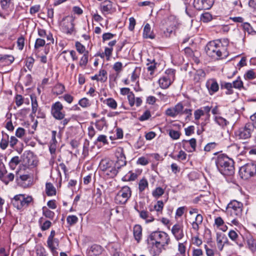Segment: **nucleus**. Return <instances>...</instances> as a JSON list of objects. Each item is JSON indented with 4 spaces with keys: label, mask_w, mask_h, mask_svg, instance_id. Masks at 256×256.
<instances>
[{
    "label": "nucleus",
    "mask_w": 256,
    "mask_h": 256,
    "mask_svg": "<svg viewBox=\"0 0 256 256\" xmlns=\"http://www.w3.org/2000/svg\"><path fill=\"white\" fill-rule=\"evenodd\" d=\"M26 66L29 70H31L32 68L33 64L34 62V60L33 58L30 56L26 59Z\"/></svg>",
    "instance_id": "obj_63"
},
{
    "label": "nucleus",
    "mask_w": 256,
    "mask_h": 256,
    "mask_svg": "<svg viewBox=\"0 0 256 256\" xmlns=\"http://www.w3.org/2000/svg\"><path fill=\"white\" fill-rule=\"evenodd\" d=\"M216 164L219 172L223 175L231 176L234 173V160L224 154H220L217 156Z\"/></svg>",
    "instance_id": "obj_3"
},
{
    "label": "nucleus",
    "mask_w": 256,
    "mask_h": 256,
    "mask_svg": "<svg viewBox=\"0 0 256 256\" xmlns=\"http://www.w3.org/2000/svg\"><path fill=\"white\" fill-rule=\"evenodd\" d=\"M22 160L24 166L27 167L34 166L36 165L34 158L32 154L30 152H24L23 154Z\"/></svg>",
    "instance_id": "obj_19"
},
{
    "label": "nucleus",
    "mask_w": 256,
    "mask_h": 256,
    "mask_svg": "<svg viewBox=\"0 0 256 256\" xmlns=\"http://www.w3.org/2000/svg\"><path fill=\"white\" fill-rule=\"evenodd\" d=\"M240 174L244 180L256 176V164L250 162L243 166L240 170Z\"/></svg>",
    "instance_id": "obj_9"
},
{
    "label": "nucleus",
    "mask_w": 256,
    "mask_h": 256,
    "mask_svg": "<svg viewBox=\"0 0 256 256\" xmlns=\"http://www.w3.org/2000/svg\"><path fill=\"white\" fill-rule=\"evenodd\" d=\"M229 40L227 38L218 39L209 42L205 47L206 54L214 60L226 58L228 54Z\"/></svg>",
    "instance_id": "obj_2"
},
{
    "label": "nucleus",
    "mask_w": 256,
    "mask_h": 256,
    "mask_svg": "<svg viewBox=\"0 0 256 256\" xmlns=\"http://www.w3.org/2000/svg\"><path fill=\"white\" fill-rule=\"evenodd\" d=\"M75 46L76 50L80 54H84L86 51L85 46L79 42H76Z\"/></svg>",
    "instance_id": "obj_59"
},
{
    "label": "nucleus",
    "mask_w": 256,
    "mask_h": 256,
    "mask_svg": "<svg viewBox=\"0 0 256 256\" xmlns=\"http://www.w3.org/2000/svg\"><path fill=\"white\" fill-rule=\"evenodd\" d=\"M33 202L32 197L26 194H16L11 199V204L18 210L26 208Z\"/></svg>",
    "instance_id": "obj_5"
},
{
    "label": "nucleus",
    "mask_w": 256,
    "mask_h": 256,
    "mask_svg": "<svg viewBox=\"0 0 256 256\" xmlns=\"http://www.w3.org/2000/svg\"><path fill=\"white\" fill-rule=\"evenodd\" d=\"M246 248L254 254H256V239L249 234L246 238Z\"/></svg>",
    "instance_id": "obj_26"
},
{
    "label": "nucleus",
    "mask_w": 256,
    "mask_h": 256,
    "mask_svg": "<svg viewBox=\"0 0 256 256\" xmlns=\"http://www.w3.org/2000/svg\"><path fill=\"white\" fill-rule=\"evenodd\" d=\"M43 218H40L39 220V223L40 225V228L42 231L48 230L52 226V222L48 220H45L43 223Z\"/></svg>",
    "instance_id": "obj_43"
},
{
    "label": "nucleus",
    "mask_w": 256,
    "mask_h": 256,
    "mask_svg": "<svg viewBox=\"0 0 256 256\" xmlns=\"http://www.w3.org/2000/svg\"><path fill=\"white\" fill-rule=\"evenodd\" d=\"M212 20V16L209 12H205L202 14L200 20L204 22H208Z\"/></svg>",
    "instance_id": "obj_60"
},
{
    "label": "nucleus",
    "mask_w": 256,
    "mask_h": 256,
    "mask_svg": "<svg viewBox=\"0 0 256 256\" xmlns=\"http://www.w3.org/2000/svg\"><path fill=\"white\" fill-rule=\"evenodd\" d=\"M254 130V126L248 122L234 131V136L238 140H247L252 136Z\"/></svg>",
    "instance_id": "obj_6"
},
{
    "label": "nucleus",
    "mask_w": 256,
    "mask_h": 256,
    "mask_svg": "<svg viewBox=\"0 0 256 256\" xmlns=\"http://www.w3.org/2000/svg\"><path fill=\"white\" fill-rule=\"evenodd\" d=\"M151 116L150 112L149 110H146L144 114L139 118L141 122L148 120Z\"/></svg>",
    "instance_id": "obj_64"
},
{
    "label": "nucleus",
    "mask_w": 256,
    "mask_h": 256,
    "mask_svg": "<svg viewBox=\"0 0 256 256\" xmlns=\"http://www.w3.org/2000/svg\"><path fill=\"white\" fill-rule=\"evenodd\" d=\"M116 156L117 158V160L115 165L117 168L119 169L122 166H124L126 165V158L122 148L118 147L116 149Z\"/></svg>",
    "instance_id": "obj_16"
},
{
    "label": "nucleus",
    "mask_w": 256,
    "mask_h": 256,
    "mask_svg": "<svg viewBox=\"0 0 256 256\" xmlns=\"http://www.w3.org/2000/svg\"><path fill=\"white\" fill-rule=\"evenodd\" d=\"M88 52L86 51L80 58L79 64L80 66H86L88 62Z\"/></svg>",
    "instance_id": "obj_49"
},
{
    "label": "nucleus",
    "mask_w": 256,
    "mask_h": 256,
    "mask_svg": "<svg viewBox=\"0 0 256 256\" xmlns=\"http://www.w3.org/2000/svg\"><path fill=\"white\" fill-rule=\"evenodd\" d=\"M220 88L222 89H226V94L228 95L232 94L234 93L232 90L233 86L232 84L230 82H222L220 84Z\"/></svg>",
    "instance_id": "obj_32"
},
{
    "label": "nucleus",
    "mask_w": 256,
    "mask_h": 256,
    "mask_svg": "<svg viewBox=\"0 0 256 256\" xmlns=\"http://www.w3.org/2000/svg\"><path fill=\"white\" fill-rule=\"evenodd\" d=\"M186 154L184 151L180 150L176 156H172V157L174 159H176L178 160H184L186 158Z\"/></svg>",
    "instance_id": "obj_56"
},
{
    "label": "nucleus",
    "mask_w": 256,
    "mask_h": 256,
    "mask_svg": "<svg viewBox=\"0 0 256 256\" xmlns=\"http://www.w3.org/2000/svg\"><path fill=\"white\" fill-rule=\"evenodd\" d=\"M42 214L46 218H49L51 220H52L54 217V212L49 209H48L46 207L44 206L42 208Z\"/></svg>",
    "instance_id": "obj_40"
},
{
    "label": "nucleus",
    "mask_w": 256,
    "mask_h": 256,
    "mask_svg": "<svg viewBox=\"0 0 256 256\" xmlns=\"http://www.w3.org/2000/svg\"><path fill=\"white\" fill-rule=\"evenodd\" d=\"M242 26L244 32H246L248 34L253 35L256 34V32L253 30L249 23L244 22L242 24Z\"/></svg>",
    "instance_id": "obj_44"
},
{
    "label": "nucleus",
    "mask_w": 256,
    "mask_h": 256,
    "mask_svg": "<svg viewBox=\"0 0 256 256\" xmlns=\"http://www.w3.org/2000/svg\"><path fill=\"white\" fill-rule=\"evenodd\" d=\"M148 183L147 180L144 178L140 180L138 183V190L140 192H142L146 188H148Z\"/></svg>",
    "instance_id": "obj_42"
},
{
    "label": "nucleus",
    "mask_w": 256,
    "mask_h": 256,
    "mask_svg": "<svg viewBox=\"0 0 256 256\" xmlns=\"http://www.w3.org/2000/svg\"><path fill=\"white\" fill-rule=\"evenodd\" d=\"M136 211L139 213L140 217L142 220H145L146 223L151 222L154 221V218L152 214L146 210H138L136 207H134Z\"/></svg>",
    "instance_id": "obj_25"
},
{
    "label": "nucleus",
    "mask_w": 256,
    "mask_h": 256,
    "mask_svg": "<svg viewBox=\"0 0 256 256\" xmlns=\"http://www.w3.org/2000/svg\"><path fill=\"white\" fill-rule=\"evenodd\" d=\"M10 138L9 136L6 133L2 132V138L0 142V148L3 150H6L9 144Z\"/></svg>",
    "instance_id": "obj_31"
},
{
    "label": "nucleus",
    "mask_w": 256,
    "mask_h": 256,
    "mask_svg": "<svg viewBox=\"0 0 256 256\" xmlns=\"http://www.w3.org/2000/svg\"><path fill=\"white\" fill-rule=\"evenodd\" d=\"M184 108L182 102L178 103L174 107L168 108L166 110V114L168 116L175 118L178 114H182V110Z\"/></svg>",
    "instance_id": "obj_17"
},
{
    "label": "nucleus",
    "mask_w": 256,
    "mask_h": 256,
    "mask_svg": "<svg viewBox=\"0 0 256 256\" xmlns=\"http://www.w3.org/2000/svg\"><path fill=\"white\" fill-rule=\"evenodd\" d=\"M67 222L70 226L76 224L78 221V218L74 215L68 216L66 218Z\"/></svg>",
    "instance_id": "obj_61"
},
{
    "label": "nucleus",
    "mask_w": 256,
    "mask_h": 256,
    "mask_svg": "<svg viewBox=\"0 0 256 256\" xmlns=\"http://www.w3.org/2000/svg\"><path fill=\"white\" fill-rule=\"evenodd\" d=\"M182 144V148L188 152H193L196 150V141L194 138L190 140H183Z\"/></svg>",
    "instance_id": "obj_22"
},
{
    "label": "nucleus",
    "mask_w": 256,
    "mask_h": 256,
    "mask_svg": "<svg viewBox=\"0 0 256 256\" xmlns=\"http://www.w3.org/2000/svg\"><path fill=\"white\" fill-rule=\"evenodd\" d=\"M157 64H152L150 65L147 66V70L149 74L147 76L146 80H152L154 78V74L156 69Z\"/></svg>",
    "instance_id": "obj_37"
},
{
    "label": "nucleus",
    "mask_w": 256,
    "mask_h": 256,
    "mask_svg": "<svg viewBox=\"0 0 256 256\" xmlns=\"http://www.w3.org/2000/svg\"><path fill=\"white\" fill-rule=\"evenodd\" d=\"M11 0H0V6L1 8L5 11H8L10 9Z\"/></svg>",
    "instance_id": "obj_45"
},
{
    "label": "nucleus",
    "mask_w": 256,
    "mask_h": 256,
    "mask_svg": "<svg viewBox=\"0 0 256 256\" xmlns=\"http://www.w3.org/2000/svg\"><path fill=\"white\" fill-rule=\"evenodd\" d=\"M55 235V230H51L50 234L48 238L47 244L53 256H58L57 248L59 245V240L54 238Z\"/></svg>",
    "instance_id": "obj_10"
},
{
    "label": "nucleus",
    "mask_w": 256,
    "mask_h": 256,
    "mask_svg": "<svg viewBox=\"0 0 256 256\" xmlns=\"http://www.w3.org/2000/svg\"><path fill=\"white\" fill-rule=\"evenodd\" d=\"M246 80H253L256 78V71L254 70H248L244 75Z\"/></svg>",
    "instance_id": "obj_48"
},
{
    "label": "nucleus",
    "mask_w": 256,
    "mask_h": 256,
    "mask_svg": "<svg viewBox=\"0 0 256 256\" xmlns=\"http://www.w3.org/2000/svg\"><path fill=\"white\" fill-rule=\"evenodd\" d=\"M243 204L236 200H231L228 204L226 212L230 222L235 226L239 224L238 219L242 215Z\"/></svg>",
    "instance_id": "obj_4"
},
{
    "label": "nucleus",
    "mask_w": 256,
    "mask_h": 256,
    "mask_svg": "<svg viewBox=\"0 0 256 256\" xmlns=\"http://www.w3.org/2000/svg\"><path fill=\"white\" fill-rule=\"evenodd\" d=\"M132 190L128 186H124L116 194L114 201L116 204H125L131 197Z\"/></svg>",
    "instance_id": "obj_8"
},
{
    "label": "nucleus",
    "mask_w": 256,
    "mask_h": 256,
    "mask_svg": "<svg viewBox=\"0 0 256 256\" xmlns=\"http://www.w3.org/2000/svg\"><path fill=\"white\" fill-rule=\"evenodd\" d=\"M228 236L240 248L244 246V238L238 230L236 231L233 230H230L228 232Z\"/></svg>",
    "instance_id": "obj_13"
},
{
    "label": "nucleus",
    "mask_w": 256,
    "mask_h": 256,
    "mask_svg": "<svg viewBox=\"0 0 256 256\" xmlns=\"http://www.w3.org/2000/svg\"><path fill=\"white\" fill-rule=\"evenodd\" d=\"M98 82H104L106 81L108 77H107V72L104 69H100L99 70L98 74H97Z\"/></svg>",
    "instance_id": "obj_41"
},
{
    "label": "nucleus",
    "mask_w": 256,
    "mask_h": 256,
    "mask_svg": "<svg viewBox=\"0 0 256 256\" xmlns=\"http://www.w3.org/2000/svg\"><path fill=\"white\" fill-rule=\"evenodd\" d=\"M194 7L198 10L210 9L212 5L208 2V0H194Z\"/></svg>",
    "instance_id": "obj_23"
},
{
    "label": "nucleus",
    "mask_w": 256,
    "mask_h": 256,
    "mask_svg": "<svg viewBox=\"0 0 256 256\" xmlns=\"http://www.w3.org/2000/svg\"><path fill=\"white\" fill-rule=\"evenodd\" d=\"M206 74L202 69L196 70L194 75V81L195 82H200L204 80L206 78Z\"/></svg>",
    "instance_id": "obj_29"
},
{
    "label": "nucleus",
    "mask_w": 256,
    "mask_h": 256,
    "mask_svg": "<svg viewBox=\"0 0 256 256\" xmlns=\"http://www.w3.org/2000/svg\"><path fill=\"white\" fill-rule=\"evenodd\" d=\"M25 40L24 36H22L19 37L16 42L17 46L19 50H22L24 46Z\"/></svg>",
    "instance_id": "obj_57"
},
{
    "label": "nucleus",
    "mask_w": 256,
    "mask_h": 256,
    "mask_svg": "<svg viewBox=\"0 0 256 256\" xmlns=\"http://www.w3.org/2000/svg\"><path fill=\"white\" fill-rule=\"evenodd\" d=\"M104 250V248L100 245L94 244L86 250L88 256H98L102 254Z\"/></svg>",
    "instance_id": "obj_18"
},
{
    "label": "nucleus",
    "mask_w": 256,
    "mask_h": 256,
    "mask_svg": "<svg viewBox=\"0 0 256 256\" xmlns=\"http://www.w3.org/2000/svg\"><path fill=\"white\" fill-rule=\"evenodd\" d=\"M214 120L216 124L222 128L226 126L229 124L226 118L220 116H214Z\"/></svg>",
    "instance_id": "obj_33"
},
{
    "label": "nucleus",
    "mask_w": 256,
    "mask_h": 256,
    "mask_svg": "<svg viewBox=\"0 0 256 256\" xmlns=\"http://www.w3.org/2000/svg\"><path fill=\"white\" fill-rule=\"evenodd\" d=\"M148 247L152 256H158L170 244L169 235L166 232L156 230L151 232L146 240Z\"/></svg>",
    "instance_id": "obj_1"
},
{
    "label": "nucleus",
    "mask_w": 256,
    "mask_h": 256,
    "mask_svg": "<svg viewBox=\"0 0 256 256\" xmlns=\"http://www.w3.org/2000/svg\"><path fill=\"white\" fill-rule=\"evenodd\" d=\"M164 204L162 200H158L154 206V208L156 210L158 214H162L164 208Z\"/></svg>",
    "instance_id": "obj_50"
},
{
    "label": "nucleus",
    "mask_w": 256,
    "mask_h": 256,
    "mask_svg": "<svg viewBox=\"0 0 256 256\" xmlns=\"http://www.w3.org/2000/svg\"><path fill=\"white\" fill-rule=\"evenodd\" d=\"M228 242L227 238L226 236L222 234H216V243H217V246L220 250H222L224 243Z\"/></svg>",
    "instance_id": "obj_27"
},
{
    "label": "nucleus",
    "mask_w": 256,
    "mask_h": 256,
    "mask_svg": "<svg viewBox=\"0 0 256 256\" xmlns=\"http://www.w3.org/2000/svg\"><path fill=\"white\" fill-rule=\"evenodd\" d=\"M74 20L71 16L64 18L60 24L62 30L67 34H72L74 30Z\"/></svg>",
    "instance_id": "obj_11"
},
{
    "label": "nucleus",
    "mask_w": 256,
    "mask_h": 256,
    "mask_svg": "<svg viewBox=\"0 0 256 256\" xmlns=\"http://www.w3.org/2000/svg\"><path fill=\"white\" fill-rule=\"evenodd\" d=\"M206 86L210 95L214 94L219 90V85L214 78L208 80L206 82Z\"/></svg>",
    "instance_id": "obj_21"
},
{
    "label": "nucleus",
    "mask_w": 256,
    "mask_h": 256,
    "mask_svg": "<svg viewBox=\"0 0 256 256\" xmlns=\"http://www.w3.org/2000/svg\"><path fill=\"white\" fill-rule=\"evenodd\" d=\"M46 192L48 196H52L56 194V189L52 183H46Z\"/></svg>",
    "instance_id": "obj_35"
},
{
    "label": "nucleus",
    "mask_w": 256,
    "mask_h": 256,
    "mask_svg": "<svg viewBox=\"0 0 256 256\" xmlns=\"http://www.w3.org/2000/svg\"><path fill=\"white\" fill-rule=\"evenodd\" d=\"M103 102L112 110H116L118 106L116 102L113 98H108L104 100L103 101Z\"/></svg>",
    "instance_id": "obj_38"
},
{
    "label": "nucleus",
    "mask_w": 256,
    "mask_h": 256,
    "mask_svg": "<svg viewBox=\"0 0 256 256\" xmlns=\"http://www.w3.org/2000/svg\"><path fill=\"white\" fill-rule=\"evenodd\" d=\"M143 36L146 38L152 39L154 38V35L151 31L150 26L148 24H146L144 27Z\"/></svg>",
    "instance_id": "obj_34"
},
{
    "label": "nucleus",
    "mask_w": 256,
    "mask_h": 256,
    "mask_svg": "<svg viewBox=\"0 0 256 256\" xmlns=\"http://www.w3.org/2000/svg\"><path fill=\"white\" fill-rule=\"evenodd\" d=\"M46 44V41L44 39L41 38H38L36 40L34 44V50L36 52L38 51V50L44 46Z\"/></svg>",
    "instance_id": "obj_47"
},
{
    "label": "nucleus",
    "mask_w": 256,
    "mask_h": 256,
    "mask_svg": "<svg viewBox=\"0 0 256 256\" xmlns=\"http://www.w3.org/2000/svg\"><path fill=\"white\" fill-rule=\"evenodd\" d=\"M232 84L233 88H235L240 90L244 87L243 82L240 77H238L236 80L234 81Z\"/></svg>",
    "instance_id": "obj_55"
},
{
    "label": "nucleus",
    "mask_w": 256,
    "mask_h": 256,
    "mask_svg": "<svg viewBox=\"0 0 256 256\" xmlns=\"http://www.w3.org/2000/svg\"><path fill=\"white\" fill-rule=\"evenodd\" d=\"M164 192V190L160 187L156 188L152 191V194L154 197L158 198L162 196Z\"/></svg>",
    "instance_id": "obj_52"
},
{
    "label": "nucleus",
    "mask_w": 256,
    "mask_h": 256,
    "mask_svg": "<svg viewBox=\"0 0 256 256\" xmlns=\"http://www.w3.org/2000/svg\"><path fill=\"white\" fill-rule=\"evenodd\" d=\"M106 162H101L100 164V169L104 172L106 175H107L109 178H114L118 173V170L116 166L113 167L110 166L108 169L105 168L104 164Z\"/></svg>",
    "instance_id": "obj_20"
},
{
    "label": "nucleus",
    "mask_w": 256,
    "mask_h": 256,
    "mask_svg": "<svg viewBox=\"0 0 256 256\" xmlns=\"http://www.w3.org/2000/svg\"><path fill=\"white\" fill-rule=\"evenodd\" d=\"M14 174L12 173H9L7 175L5 174L4 176L2 181L7 185L10 182H12L14 180Z\"/></svg>",
    "instance_id": "obj_53"
},
{
    "label": "nucleus",
    "mask_w": 256,
    "mask_h": 256,
    "mask_svg": "<svg viewBox=\"0 0 256 256\" xmlns=\"http://www.w3.org/2000/svg\"><path fill=\"white\" fill-rule=\"evenodd\" d=\"M78 104L83 108H86L90 106L91 103L89 100L86 98H83L79 100Z\"/></svg>",
    "instance_id": "obj_54"
},
{
    "label": "nucleus",
    "mask_w": 256,
    "mask_h": 256,
    "mask_svg": "<svg viewBox=\"0 0 256 256\" xmlns=\"http://www.w3.org/2000/svg\"><path fill=\"white\" fill-rule=\"evenodd\" d=\"M65 91V87L64 85L58 83L56 84L52 88V92L53 94L60 95L62 94Z\"/></svg>",
    "instance_id": "obj_36"
},
{
    "label": "nucleus",
    "mask_w": 256,
    "mask_h": 256,
    "mask_svg": "<svg viewBox=\"0 0 256 256\" xmlns=\"http://www.w3.org/2000/svg\"><path fill=\"white\" fill-rule=\"evenodd\" d=\"M184 227L182 222L176 223L172 226V234L177 241L182 240L184 236Z\"/></svg>",
    "instance_id": "obj_15"
},
{
    "label": "nucleus",
    "mask_w": 256,
    "mask_h": 256,
    "mask_svg": "<svg viewBox=\"0 0 256 256\" xmlns=\"http://www.w3.org/2000/svg\"><path fill=\"white\" fill-rule=\"evenodd\" d=\"M176 70L173 69H168L166 70L165 75L158 80L160 86L163 89L168 88L175 80Z\"/></svg>",
    "instance_id": "obj_7"
},
{
    "label": "nucleus",
    "mask_w": 256,
    "mask_h": 256,
    "mask_svg": "<svg viewBox=\"0 0 256 256\" xmlns=\"http://www.w3.org/2000/svg\"><path fill=\"white\" fill-rule=\"evenodd\" d=\"M14 60L13 56L10 54H0V68L10 65Z\"/></svg>",
    "instance_id": "obj_24"
},
{
    "label": "nucleus",
    "mask_w": 256,
    "mask_h": 256,
    "mask_svg": "<svg viewBox=\"0 0 256 256\" xmlns=\"http://www.w3.org/2000/svg\"><path fill=\"white\" fill-rule=\"evenodd\" d=\"M36 254L37 256H46L48 254L46 249L42 245L36 246Z\"/></svg>",
    "instance_id": "obj_46"
},
{
    "label": "nucleus",
    "mask_w": 256,
    "mask_h": 256,
    "mask_svg": "<svg viewBox=\"0 0 256 256\" xmlns=\"http://www.w3.org/2000/svg\"><path fill=\"white\" fill-rule=\"evenodd\" d=\"M64 106L60 102L53 104L51 108V114L56 120H62L64 118L65 114L62 112Z\"/></svg>",
    "instance_id": "obj_14"
},
{
    "label": "nucleus",
    "mask_w": 256,
    "mask_h": 256,
    "mask_svg": "<svg viewBox=\"0 0 256 256\" xmlns=\"http://www.w3.org/2000/svg\"><path fill=\"white\" fill-rule=\"evenodd\" d=\"M20 159L18 156H15L10 160L9 165L11 168L14 169L16 166L20 163Z\"/></svg>",
    "instance_id": "obj_51"
},
{
    "label": "nucleus",
    "mask_w": 256,
    "mask_h": 256,
    "mask_svg": "<svg viewBox=\"0 0 256 256\" xmlns=\"http://www.w3.org/2000/svg\"><path fill=\"white\" fill-rule=\"evenodd\" d=\"M95 124L96 128L98 130H102L104 128L108 127L106 120L104 117L102 118L99 120H96Z\"/></svg>",
    "instance_id": "obj_39"
},
{
    "label": "nucleus",
    "mask_w": 256,
    "mask_h": 256,
    "mask_svg": "<svg viewBox=\"0 0 256 256\" xmlns=\"http://www.w3.org/2000/svg\"><path fill=\"white\" fill-rule=\"evenodd\" d=\"M112 4L110 0H105L100 4V10L104 14L110 12L112 10Z\"/></svg>",
    "instance_id": "obj_28"
},
{
    "label": "nucleus",
    "mask_w": 256,
    "mask_h": 256,
    "mask_svg": "<svg viewBox=\"0 0 256 256\" xmlns=\"http://www.w3.org/2000/svg\"><path fill=\"white\" fill-rule=\"evenodd\" d=\"M198 210L196 208H192L189 212V213L190 215H192L194 214H197L194 220L193 221L191 224L192 229L196 233H198L199 230L202 224L204 219L202 214H198Z\"/></svg>",
    "instance_id": "obj_12"
},
{
    "label": "nucleus",
    "mask_w": 256,
    "mask_h": 256,
    "mask_svg": "<svg viewBox=\"0 0 256 256\" xmlns=\"http://www.w3.org/2000/svg\"><path fill=\"white\" fill-rule=\"evenodd\" d=\"M133 234L134 239L139 242L142 238V227L140 225L136 224L134 226Z\"/></svg>",
    "instance_id": "obj_30"
},
{
    "label": "nucleus",
    "mask_w": 256,
    "mask_h": 256,
    "mask_svg": "<svg viewBox=\"0 0 256 256\" xmlns=\"http://www.w3.org/2000/svg\"><path fill=\"white\" fill-rule=\"evenodd\" d=\"M168 134L170 136L173 140H178L180 138L181 134L180 132L174 130H170Z\"/></svg>",
    "instance_id": "obj_58"
},
{
    "label": "nucleus",
    "mask_w": 256,
    "mask_h": 256,
    "mask_svg": "<svg viewBox=\"0 0 256 256\" xmlns=\"http://www.w3.org/2000/svg\"><path fill=\"white\" fill-rule=\"evenodd\" d=\"M97 142H102L104 145L108 144V142L107 140V136L104 134L100 135L98 137L95 144H96Z\"/></svg>",
    "instance_id": "obj_62"
}]
</instances>
